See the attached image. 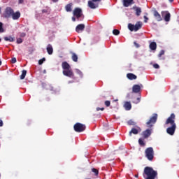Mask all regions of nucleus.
<instances>
[{"label": "nucleus", "instance_id": "obj_50", "mask_svg": "<svg viewBox=\"0 0 179 179\" xmlns=\"http://www.w3.org/2000/svg\"><path fill=\"white\" fill-rule=\"evenodd\" d=\"M52 2H58V0H52Z\"/></svg>", "mask_w": 179, "mask_h": 179}, {"label": "nucleus", "instance_id": "obj_20", "mask_svg": "<svg viewBox=\"0 0 179 179\" xmlns=\"http://www.w3.org/2000/svg\"><path fill=\"white\" fill-rule=\"evenodd\" d=\"M133 9L136 11V16H141L142 13V9L140 7H134Z\"/></svg>", "mask_w": 179, "mask_h": 179}, {"label": "nucleus", "instance_id": "obj_13", "mask_svg": "<svg viewBox=\"0 0 179 179\" xmlns=\"http://www.w3.org/2000/svg\"><path fill=\"white\" fill-rule=\"evenodd\" d=\"M153 15L155 19L157 20V22H161V20H163V18H162V15H159L157 10H153Z\"/></svg>", "mask_w": 179, "mask_h": 179}, {"label": "nucleus", "instance_id": "obj_19", "mask_svg": "<svg viewBox=\"0 0 179 179\" xmlns=\"http://www.w3.org/2000/svg\"><path fill=\"white\" fill-rule=\"evenodd\" d=\"M93 2H96V1H88V6L89 8H90L91 9H96V8H99L98 5H95Z\"/></svg>", "mask_w": 179, "mask_h": 179}, {"label": "nucleus", "instance_id": "obj_10", "mask_svg": "<svg viewBox=\"0 0 179 179\" xmlns=\"http://www.w3.org/2000/svg\"><path fill=\"white\" fill-rule=\"evenodd\" d=\"M152 129H147L146 130L143 131L142 132L143 138H144V139H148V138L152 135Z\"/></svg>", "mask_w": 179, "mask_h": 179}, {"label": "nucleus", "instance_id": "obj_17", "mask_svg": "<svg viewBox=\"0 0 179 179\" xmlns=\"http://www.w3.org/2000/svg\"><path fill=\"white\" fill-rule=\"evenodd\" d=\"M133 93H139L141 92V85H134L132 87Z\"/></svg>", "mask_w": 179, "mask_h": 179}, {"label": "nucleus", "instance_id": "obj_30", "mask_svg": "<svg viewBox=\"0 0 179 179\" xmlns=\"http://www.w3.org/2000/svg\"><path fill=\"white\" fill-rule=\"evenodd\" d=\"M138 143L140 146H145V141H143V139L139 138L138 139Z\"/></svg>", "mask_w": 179, "mask_h": 179}, {"label": "nucleus", "instance_id": "obj_52", "mask_svg": "<svg viewBox=\"0 0 179 179\" xmlns=\"http://www.w3.org/2000/svg\"><path fill=\"white\" fill-rule=\"evenodd\" d=\"M2 65V62L0 60V66Z\"/></svg>", "mask_w": 179, "mask_h": 179}, {"label": "nucleus", "instance_id": "obj_39", "mask_svg": "<svg viewBox=\"0 0 179 179\" xmlns=\"http://www.w3.org/2000/svg\"><path fill=\"white\" fill-rule=\"evenodd\" d=\"M162 55H164V50H161L159 52V53L158 54L159 58H160V57H162Z\"/></svg>", "mask_w": 179, "mask_h": 179}, {"label": "nucleus", "instance_id": "obj_56", "mask_svg": "<svg viewBox=\"0 0 179 179\" xmlns=\"http://www.w3.org/2000/svg\"><path fill=\"white\" fill-rule=\"evenodd\" d=\"M115 101H118V99L115 100Z\"/></svg>", "mask_w": 179, "mask_h": 179}, {"label": "nucleus", "instance_id": "obj_44", "mask_svg": "<svg viewBox=\"0 0 179 179\" xmlns=\"http://www.w3.org/2000/svg\"><path fill=\"white\" fill-rule=\"evenodd\" d=\"M20 36V37H26V33H24V32L21 33Z\"/></svg>", "mask_w": 179, "mask_h": 179}, {"label": "nucleus", "instance_id": "obj_38", "mask_svg": "<svg viewBox=\"0 0 179 179\" xmlns=\"http://www.w3.org/2000/svg\"><path fill=\"white\" fill-rule=\"evenodd\" d=\"M111 104V102H110V101H105V106H107V107H110Z\"/></svg>", "mask_w": 179, "mask_h": 179}, {"label": "nucleus", "instance_id": "obj_33", "mask_svg": "<svg viewBox=\"0 0 179 179\" xmlns=\"http://www.w3.org/2000/svg\"><path fill=\"white\" fill-rule=\"evenodd\" d=\"M5 30L3 29V24L0 23V33H3Z\"/></svg>", "mask_w": 179, "mask_h": 179}, {"label": "nucleus", "instance_id": "obj_42", "mask_svg": "<svg viewBox=\"0 0 179 179\" xmlns=\"http://www.w3.org/2000/svg\"><path fill=\"white\" fill-rule=\"evenodd\" d=\"M11 63L12 64H16V58L15 57H13L11 59Z\"/></svg>", "mask_w": 179, "mask_h": 179}, {"label": "nucleus", "instance_id": "obj_54", "mask_svg": "<svg viewBox=\"0 0 179 179\" xmlns=\"http://www.w3.org/2000/svg\"><path fill=\"white\" fill-rule=\"evenodd\" d=\"M171 2H173L174 0H169Z\"/></svg>", "mask_w": 179, "mask_h": 179}, {"label": "nucleus", "instance_id": "obj_35", "mask_svg": "<svg viewBox=\"0 0 179 179\" xmlns=\"http://www.w3.org/2000/svg\"><path fill=\"white\" fill-rule=\"evenodd\" d=\"M45 61V58H42L38 61V64L39 65H43V64L44 63V62Z\"/></svg>", "mask_w": 179, "mask_h": 179}, {"label": "nucleus", "instance_id": "obj_21", "mask_svg": "<svg viewBox=\"0 0 179 179\" xmlns=\"http://www.w3.org/2000/svg\"><path fill=\"white\" fill-rule=\"evenodd\" d=\"M46 50L49 55H52V52H54V50L52 49V45H51V44L48 45Z\"/></svg>", "mask_w": 179, "mask_h": 179}, {"label": "nucleus", "instance_id": "obj_47", "mask_svg": "<svg viewBox=\"0 0 179 179\" xmlns=\"http://www.w3.org/2000/svg\"><path fill=\"white\" fill-rule=\"evenodd\" d=\"M24 2V0H18V3L20 5Z\"/></svg>", "mask_w": 179, "mask_h": 179}, {"label": "nucleus", "instance_id": "obj_31", "mask_svg": "<svg viewBox=\"0 0 179 179\" xmlns=\"http://www.w3.org/2000/svg\"><path fill=\"white\" fill-rule=\"evenodd\" d=\"M92 173H94V176H99V170L96 169L95 168L92 169Z\"/></svg>", "mask_w": 179, "mask_h": 179}, {"label": "nucleus", "instance_id": "obj_12", "mask_svg": "<svg viewBox=\"0 0 179 179\" xmlns=\"http://www.w3.org/2000/svg\"><path fill=\"white\" fill-rule=\"evenodd\" d=\"M85 26L84 24H78L76 27V33H82V31H83V30H85Z\"/></svg>", "mask_w": 179, "mask_h": 179}, {"label": "nucleus", "instance_id": "obj_7", "mask_svg": "<svg viewBox=\"0 0 179 179\" xmlns=\"http://www.w3.org/2000/svg\"><path fill=\"white\" fill-rule=\"evenodd\" d=\"M128 29L130 31H138L140 29H142V24L138 23L135 25L134 24H129Z\"/></svg>", "mask_w": 179, "mask_h": 179}, {"label": "nucleus", "instance_id": "obj_8", "mask_svg": "<svg viewBox=\"0 0 179 179\" xmlns=\"http://www.w3.org/2000/svg\"><path fill=\"white\" fill-rule=\"evenodd\" d=\"M13 12L14 11L12 8H10V7L6 8L4 13H3L4 17H7V18L12 17V15H13Z\"/></svg>", "mask_w": 179, "mask_h": 179}, {"label": "nucleus", "instance_id": "obj_55", "mask_svg": "<svg viewBox=\"0 0 179 179\" xmlns=\"http://www.w3.org/2000/svg\"><path fill=\"white\" fill-rule=\"evenodd\" d=\"M1 8H0V13H1Z\"/></svg>", "mask_w": 179, "mask_h": 179}, {"label": "nucleus", "instance_id": "obj_4", "mask_svg": "<svg viewBox=\"0 0 179 179\" xmlns=\"http://www.w3.org/2000/svg\"><path fill=\"white\" fill-rule=\"evenodd\" d=\"M145 157H147V159L150 160V162H152V160H153L155 157V151L153 150V148L152 147L148 148L145 150Z\"/></svg>", "mask_w": 179, "mask_h": 179}, {"label": "nucleus", "instance_id": "obj_32", "mask_svg": "<svg viewBox=\"0 0 179 179\" xmlns=\"http://www.w3.org/2000/svg\"><path fill=\"white\" fill-rule=\"evenodd\" d=\"M113 34H114V36H118V34H120V30H118V29H113Z\"/></svg>", "mask_w": 179, "mask_h": 179}, {"label": "nucleus", "instance_id": "obj_18", "mask_svg": "<svg viewBox=\"0 0 179 179\" xmlns=\"http://www.w3.org/2000/svg\"><path fill=\"white\" fill-rule=\"evenodd\" d=\"M62 67L63 71H65L66 69H71V65H69V63L66 62H63L62 63Z\"/></svg>", "mask_w": 179, "mask_h": 179}, {"label": "nucleus", "instance_id": "obj_23", "mask_svg": "<svg viewBox=\"0 0 179 179\" xmlns=\"http://www.w3.org/2000/svg\"><path fill=\"white\" fill-rule=\"evenodd\" d=\"M150 50H152V51H155L156 50V48H157V44H156V42H152L150 44Z\"/></svg>", "mask_w": 179, "mask_h": 179}, {"label": "nucleus", "instance_id": "obj_49", "mask_svg": "<svg viewBox=\"0 0 179 179\" xmlns=\"http://www.w3.org/2000/svg\"><path fill=\"white\" fill-rule=\"evenodd\" d=\"M93 1V2H100V1H101V0H92Z\"/></svg>", "mask_w": 179, "mask_h": 179}, {"label": "nucleus", "instance_id": "obj_46", "mask_svg": "<svg viewBox=\"0 0 179 179\" xmlns=\"http://www.w3.org/2000/svg\"><path fill=\"white\" fill-rule=\"evenodd\" d=\"M148 20H149V18L146 17V15L144 16V22L145 23L148 22Z\"/></svg>", "mask_w": 179, "mask_h": 179}, {"label": "nucleus", "instance_id": "obj_27", "mask_svg": "<svg viewBox=\"0 0 179 179\" xmlns=\"http://www.w3.org/2000/svg\"><path fill=\"white\" fill-rule=\"evenodd\" d=\"M71 59L74 62H78V55L75 52H72Z\"/></svg>", "mask_w": 179, "mask_h": 179}, {"label": "nucleus", "instance_id": "obj_36", "mask_svg": "<svg viewBox=\"0 0 179 179\" xmlns=\"http://www.w3.org/2000/svg\"><path fill=\"white\" fill-rule=\"evenodd\" d=\"M76 73H78V75H79L80 76V78H82L83 76V73L79 69H76Z\"/></svg>", "mask_w": 179, "mask_h": 179}, {"label": "nucleus", "instance_id": "obj_26", "mask_svg": "<svg viewBox=\"0 0 179 179\" xmlns=\"http://www.w3.org/2000/svg\"><path fill=\"white\" fill-rule=\"evenodd\" d=\"M65 9L67 12H71L72 10V3L66 5Z\"/></svg>", "mask_w": 179, "mask_h": 179}, {"label": "nucleus", "instance_id": "obj_43", "mask_svg": "<svg viewBox=\"0 0 179 179\" xmlns=\"http://www.w3.org/2000/svg\"><path fill=\"white\" fill-rule=\"evenodd\" d=\"M135 103H136V104H138V103H141V96H139L136 99V101Z\"/></svg>", "mask_w": 179, "mask_h": 179}, {"label": "nucleus", "instance_id": "obj_28", "mask_svg": "<svg viewBox=\"0 0 179 179\" xmlns=\"http://www.w3.org/2000/svg\"><path fill=\"white\" fill-rule=\"evenodd\" d=\"M27 74V71L23 70L22 72V74L20 76V79L22 80H23V79H24V78H26Z\"/></svg>", "mask_w": 179, "mask_h": 179}, {"label": "nucleus", "instance_id": "obj_57", "mask_svg": "<svg viewBox=\"0 0 179 179\" xmlns=\"http://www.w3.org/2000/svg\"><path fill=\"white\" fill-rule=\"evenodd\" d=\"M137 23H141V22H138Z\"/></svg>", "mask_w": 179, "mask_h": 179}, {"label": "nucleus", "instance_id": "obj_14", "mask_svg": "<svg viewBox=\"0 0 179 179\" xmlns=\"http://www.w3.org/2000/svg\"><path fill=\"white\" fill-rule=\"evenodd\" d=\"M11 17L13 19V20H17L19 17H20V12L17 11L15 13V11H13V14L11 15Z\"/></svg>", "mask_w": 179, "mask_h": 179}, {"label": "nucleus", "instance_id": "obj_51", "mask_svg": "<svg viewBox=\"0 0 179 179\" xmlns=\"http://www.w3.org/2000/svg\"><path fill=\"white\" fill-rule=\"evenodd\" d=\"M69 83H73V81H69Z\"/></svg>", "mask_w": 179, "mask_h": 179}, {"label": "nucleus", "instance_id": "obj_53", "mask_svg": "<svg viewBox=\"0 0 179 179\" xmlns=\"http://www.w3.org/2000/svg\"><path fill=\"white\" fill-rule=\"evenodd\" d=\"M135 177H136V178H138V175H135Z\"/></svg>", "mask_w": 179, "mask_h": 179}, {"label": "nucleus", "instance_id": "obj_2", "mask_svg": "<svg viewBox=\"0 0 179 179\" xmlns=\"http://www.w3.org/2000/svg\"><path fill=\"white\" fill-rule=\"evenodd\" d=\"M143 177L145 179H155L157 178V171L150 166H146L144 168Z\"/></svg>", "mask_w": 179, "mask_h": 179}, {"label": "nucleus", "instance_id": "obj_24", "mask_svg": "<svg viewBox=\"0 0 179 179\" xmlns=\"http://www.w3.org/2000/svg\"><path fill=\"white\" fill-rule=\"evenodd\" d=\"M125 110H129L132 108V105H131V102H125L124 103Z\"/></svg>", "mask_w": 179, "mask_h": 179}, {"label": "nucleus", "instance_id": "obj_41", "mask_svg": "<svg viewBox=\"0 0 179 179\" xmlns=\"http://www.w3.org/2000/svg\"><path fill=\"white\" fill-rule=\"evenodd\" d=\"M134 44L135 47H136V48H139L141 47V45H139V43H136V41H134Z\"/></svg>", "mask_w": 179, "mask_h": 179}, {"label": "nucleus", "instance_id": "obj_29", "mask_svg": "<svg viewBox=\"0 0 179 179\" xmlns=\"http://www.w3.org/2000/svg\"><path fill=\"white\" fill-rule=\"evenodd\" d=\"M128 125H132V126H135L136 125V122H135V121H134V120H130L127 122Z\"/></svg>", "mask_w": 179, "mask_h": 179}, {"label": "nucleus", "instance_id": "obj_3", "mask_svg": "<svg viewBox=\"0 0 179 179\" xmlns=\"http://www.w3.org/2000/svg\"><path fill=\"white\" fill-rule=\"evenodd\" d=\"M73 16L71 17L72 22H76L79 20L80 17H83V12L80 8H76L73 11Z\"/></svg>", "mask_w": 179, "mask_h": 179}, {"label": "nucleus", "instance_id": "obj_45", "mask_svg": "<svg viewBox=\"0 0 179 179\" xmlns=\"http://www.w3.org/2000/svg\"><path fill=\"white\" fill-rule=\"evenodd\" d=\"M100 110L101 111H104V108H96V111H100Z\"/></svg>", "mask_w": 179, "mask_h": 179}, {"label": "nucleus", "instance_id": "obj_6", "mask_svg": "<svg viewBox=\"0 0 179 179\" xmlns=\"http://www.w3.org/2000/svg\"><path fill=\"white\" fill-rule=\"evenodd\" d=\"M73 128L76 132H83L86 129V125L81 123H76Z\"/></svg>", "mask_w": 179, "mask_h": 179}, {"label": "nucleus", "instance_id": "obj_15", "mask_svg": "<svg viewBox=\"0 0 179 179\" xmlns=\"http://www.w3.org/2000/svg\"><path fill=\"white\" fill-rule=\"evenodd\" d=\"M132 3H134V0H123V6L125 8H128V6H130Z\"/></svg>", "mask_w": 179, "mask_h": 179}, {"label": "nucleus", "instance_id": "obj_1", "mask_svg": "<svg viewBox=\"0 0 179 179\" xmlns=\"http://www.w3.org/2000/svg\"><path fill=\"white\" fill-rule=\"evenodd\" d=\"M176 115L174 113H171V115L168 117L166 121V124L169 125L170 124L171 127H168L166 129V132L169 135L173 136L176 132V129L177 128V125L176 124Z\"/></svg>", "mask_w": 179, "mask_h": 179}, {"label": "nucleus", "instance_id": "obj_37", "mask_svg": "<svg viewBox=\"0 0 179 179\" xmlns=\"http://www.w3.org/2000/svg\"><path fill=\"white\" fill-rule=\"evenodd\" d=\"M23 43V39L22 38H17V44H22Z\"/></svg>", "mask_w": 179, "mask_h": 179}, {"label": "nucleus", "instance_id": "obj_25", "mask_svg": "<svg viewBox=\"0 0 179 179\" xmlns=\"http://www.w3.org/2000/svg\"><path fill=\"white\" fill-rule=\"evenodd\" d=\"M4 40L5 41H9L10 43H13V41H15V38H13L12 36H5Z\"/></svg>", "mask_w": 179, "mask_h": 179}, {"label": "nucleus", "instance_id": "obj_48", "mask_svg": "<svg viewBox=\"0 0 179 179\" xmlns=\"http://www.w3.org/2000/svg\"><path fill=\"white\" fill-rule=\"evenodd\" d=\"M0 127H3V122L2 120H0Z\"/></svg>", "mask_w": 179, "mask_h": 179}, {"label": "nucleus", "instance_id": "obj_5", "mask_svg": "<svg viewBox=\"0 0 179 179\" xmlns=\"http://www.w3.org/2000/svg\"><path fill=\"white\" fill-rule=\"evenodd\" d=\"M156 121H157V114L155 113L153 116L150 118L149 121L146 122L148 128H152L153 124H156Z\"/></svg>", "mask_w": 179, "mask_h": 179}, {"label": "nucleus", "instance_id": "obj_22", "mask_svg": "<svg viewBox=\"0 0 179 179\" xmlns=\"http://www.w3.org/2000/svg\"><path fill=\"white\" fill-rule=\"evenodd\" d=\"M138 129H136V128H132L131 130L129 131V136H132V134H134V135H138Z\"/></svg>", "mask_w": 179, "mask_h": 179}, {"label": "nucleus", "instance_id": "obj_40", "mask_svg": "<svg viewBox=\"0 0 179 179\" xmlns=\"http://www.w3.org/2000/svg\"><path fill=\"white\" fill-rule=\"evenodd\" d=\"M153 68H155V69H159V68H160V66H159V64H154Z\"/></svg>", "mask_w": 179, "mask_h": 179}, {"label": "nucleus", "instance_id": "obj_11", "mask_svg": "<svg viewBox=\"0 0 179 179\" xmlns=\"http://www.w3.org/2000/svg\"><path fill=\"white\" fill-rule=\"evenodd\" d=\"M162 16L164 17V20L165 22H170V17H171V15L168 11H162Z\"/></svg>", "mask_w": 179, "mask_h": 179}, {"label": "nucleus", "instance_id": "obj_34", "mask_svg": "<svg viewBox=\"0 0 179 179\" xmlns=\"http://www.w3.org/2000/svg\"><path fill=\"white\" fill-rule=\"evenodd\" d=\"M42 13H47L48 15L50 14V9L46 8V9L42 10Z\"/></svg>", "mask_w": 179, "mask_h": 179}, {"label": "nucleus", "instance_id": "obj_16", "mask_svg": "<svg viewBox=\"0 0 179 179\" xmlns=\"http://www.w3.org/2000/svg\"><path fill=\"white\" fill-rule=\"evenodd\" d=\"M127 78L129 80H135V79H137V76L136 75L132 73H129L127 74Z\"/></svg>", "mask_w": 179, "mask_h": 179}, {"label": "nucleus", "instance_id": "obj_9", "mask_svg": "<svg viewBox=\"0 0 179 179\" xmlns=\"http://www.w3.org/2000/svg\"><path fill=\"white\" fill-rule=\"evenodd\" d=\"M63 75H64V76H67L68 78H73V76H75L71 69L63 70Z\"/></svg>", "mask_w": 179, "mask_h": 179}]
</instances>
